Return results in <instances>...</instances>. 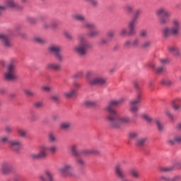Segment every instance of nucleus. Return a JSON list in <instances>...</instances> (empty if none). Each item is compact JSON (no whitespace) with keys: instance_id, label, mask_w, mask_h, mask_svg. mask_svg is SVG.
Returning a JSON list of instances; mask_svg holds the SVG:
<instances>
[{"instance_id":"obj_1","label":"nucleus","mask_w":181,"mask_h":181,"mask_svg":"<svg viewBox=\"0 0 181 181\" xmlns=\"http://www.w3.org/2000/svg\"><path fill=\"white\" fill-rule=\"evenodd\" d=\"M124 103V98L118 100H110L108 105L105 107V111L107 112V120L109 122V125L113 129H121L125 124H129L131 122V118L128 116H119L117 110L114 109V107Z\"/></svg>"},{"instance_id":"obj_2","label":"nucleus","mask_w":181,"mask_h":181,"mask_svg":"<svg viewBox=\"0 0 181 181\" xmlns=\"http://www.w3.org/2000/svg\"><path fill=\"white\" fill-rule=\"evenodd\" d=\"M78 45L74 47V53H76L80 57H86L88 50L91 49V44L86 40V37L80 35L78 37Z\"/></svg>"},{"instance_id":"obj_3","label":"nucleus","mask_w":181,"mask_h":181,"mask_svg":"<svg viewBox=\"0 0 181 181\" xmlns=\"http://www.w3.org/2000/svg\"><path fill=\"white\" fill-rule=\"evenodd\" d=\"M172 26H165L161 30L163 37L168 38L170 36H177L180 33L181 22L177 18H174L171 21Z\"/></svg>"},{"instance_id":"obj_4","label":"nucleus","mask_w":181,"mask_h":181,"mask_svg":"<svg viewBox=\"0 0 181 181\" xmlns=\"http://www.w3.org/2000/svg\"><path fill=\"white\" fill-rule=\"evenodd\" d=\"M39 148V153H31L30 154V158L31 159H33L34 160H42V159H45V158H47V151L52 154L57 152V146L56 145H52L49 148H47V146L45 145H41L40 146Z\"/></svg>"},{"instance_id":"obj_5","label":"nucleus","mask_w":181,"mask_h":181,"mask_svg":"<svg viewBox=\"0 0 181 181\" xmlns=\"http://www.w3.org/2000/svg\"><path fill=\"white\" fill-rule=\"evenodd\" d=\"M16 59H11L10 60V64L7 66V70L4 74V78L7 81H12L16 80V76L15 75V70H16Z\"/></svg>"},{"instance_id":"obj_6","label":"nucleus","mask_w":181,"mask_h":181,"mask_svg":"<svg viewBox=\"0 0 181 181\" xmlns=\"http://www.w3.org/2000/svg\"><path fill=\"white\" fill-rule=\"evenodd\" d=\"M59 173L65 177H74V165L71 163H65L58 169Z\"/></svg>"},{"instance_id":"obj_7","label":"nucleus","mask_w":181,"mask_h":181,"mask_svg":"<svg viewBox=\"0 0 181 181\" xmlns=\"http://www.w3.org/2000/svg\"><path fill=\"white\" fill-rule=\"evenodd\" d=\"M156 15L161 16L160 18V25H168L170 22V18L172 17V13L168 11L165 8H160L156 11Z\"/></svg>"},{"instance_id":"obj_8","label":"nucleus","mask_w":181,"mask_h":181,"mask_svg":"<svg viewBox=\"0 0 181 181\" xmlns=\"http://www.w3.org/2000/svg\"><path fill=\"white\" fill-rule=\"evenodd\" d=\"M72 19L74 21H78V22H82V28H85L86 29H96L97 26L94 24V23H90L86 21V16L81 13H74L71 15Z\"/></svg>"},{"instance_id":"obj_9","label":"nucleus","mask_w":181,"mask_h":181,"mask_svg":"<svg viewBox=\"0 0 181 181\" xmlns=\"http://www.w3.org/2000/svg\"><path fill=\"white\" fill-rule=\"evenodd\" d=\"M124 165H127V161L122 160L121 163L115 165V176H117L118 179H120L121 181H132L131 179L126 177L125 171L122 169V166H124Z\"/></svg>"},{"instance_id":"obj_10","label":"nucleus","mask_w":181,"mask_h":181,"mask_svg":"<svg viewBox=\"0 0 181 181\" xmlns=\"http://www.w3.org/2000/svg\"><path fill=\"white\" fill-rule=\"evenodd\" d=\"M48 52L53 54L57 62L62 63L64 58L62 55V47L57 45L52 44L48 47Z\"/></svg>"},{"instance_id":"obj_11","label":"nucleus","mask_w":181,"mask_h":181,"mask_svg":"<svg viewBox=\"0 0 181 181\" xmlns=\"http://www.w3.org/2000/svg\"><path fill=\"white\" fill-rule=\"evenodd\" d=\"M142 13V9L139 8L135 11L134 18L129 23V36L134 35L136 33L135 31V24L136 23V20L138 19V16Z\"/></svg>"},{"instance_id":"obj_12","label":"nucleus","mask_w":181,"mask_h":181,"mask_svg":"<svg viewBox=\"0 0 181 181\" xmlns=\"http://www.w3.org/2000/svg\"><path fill=\"white\" fill-rule=\"evenodd\" d=\"M141 98H142V93H141V92H138L136 99L131 100L129 102L130 105V112H136V111L139 110V105L138 104L141 103Z\"/></svg>"},{"instance_id":"obj_13","label":"nucleus","mask_w":181,"mask_h":181,"mask_svg":"<svg viewBox=\"0 0 181 181\" xmlns=\"http://www.w3.org/2000/svg\"><path fill=\"white\" fill-rule=\"evenodd\" d=\"M0 40L1 42V45L5 49H11V47H13L11 35L8 34L0 33Z\"/></svg>"},{"instance_id":"obj_14","label":"nucleus","mask_w":181,"mask_h":181,"mask_svg":"<svg viewBox=\"0 0 181 181\" xmlns=\"http://www.w3.org/2000/svg\"><path fill=\"white\" fill-rule=\"evenodd\" d=\"M12 164L4 161L1 164L0 173L1 175L6 176V175H9L12 172Z\"/></svg>"},{"instance_id":"obj_15","label":"nucleus","mask_w":181,"mask_h":181,"mask_svg":"<svg viewBox=\"0 0 181 181\" xmlns=\"http://www.w3.org/2000/svg\"><path fill=\"white\" fill-rule=\"evenodd\" d=\"M39 179L41 181H54L53 174L50 170H45L44 171V175H39Z\"/></svg>"},{"instance_id":"obj_16","label":"nucleus","mask_w":181,"mask_h":181,"mask_svg":"<svg viewBox=\"0 0 181 181\" xmlns=\"http://www.w3.org/2000/svg\"><path fill=\"white\" fill-rule=\"evenodd\" d=\"M43 29H50L51 30H56L59 28V24L55 21H48L42 24Z\"/></svg>"},{"instance_id":"obj_17","label":"nucleus","mask_w":181,"mask_h":181,"mask_svg":"<svg viewBox=\"0 0 181 181\" xmlns=\"http://www.w3.org/2000/svg\"><path fill=\"white\" fill-rule=\"evenodd\" d=\"M8 145L13 151H15V152H19V151H21V148H22V141L20 140H10L8 141Z\"/></svg>"},{"instance_id":"obj_18","label":"nucleus","mask_w":181,"mask_h":181,"mask_svg":"<svg viewBox=\"0 0 181 181\" xmlns=\"http://www.w3.org/2000/svg\"><path fill=\"white\" fill-rule=\"evenodd\" d=\"M6 8H11V9H22V7L15 1V0H6L4 2Z\"/></svg>"},{"instance_id":"obj_19","label":"nucleus","mask_w":181,"mask_h":181,"mask_svg":"<svg viewBox=\"0 0 181 181\" xmlns=\"http://www.w3.org/2000/svg\"><path fill=\"white\" fill-rule=\"evenodd\" d=\"M177 168H181V162H177L173 166L161 167L159 168V170L160 172H172V170H175V169H177Z\"/></svg>"},{"instance_id":"obj_20","label":"nucleus","mask_w":181,"mask_h":181,"mask_svg":"<svg viewBox=\"0 0 181 181\" xmlns=\"http://www.w3.org/2000/svg\"><path fill=\"white\" fill-rule=\"evenodd\" d=\"M107 81L102 77H96L93 79L90 86H105Z\"/></svg>"},{"instance_id":"obj_21","label":"nucleus","mask_w":181,"mask_h":181,"mask_svg":"<svg viewBox=\"0 0 181 181\" xmlns=\"http://www.w3.org/2000/svg\"><path fill=\"white\" fill-rule=\"evenodd\" d=\"M47 70H54V71H60L62 65L56 63H48L46 65Z\"/></svg>"},{"instance_id":"obj_22","label":"nucleus","mask_w":181,"mask_h":181,"mask_svg":"<svg viewBox=\"0 0 181 181\" xmlns=\"http://www.w3.org/2000/svg\"><path fill=\"white\" fill-rule=\"evenodd\" d=\"M180 179H181V177L180 175H177L173 177L163 175L160 177V180L161 181H179L180 180Z\"/></svg>"},{"instance_id":"obj_23","label":"nucleus","mask_w":181,"mask_h":181,"mask_svg":"<svg viewBox=\"0 0 181 181\" xmlns=\"http://www.w3.org/2000/svg\"><path fill=\"white\" fill-rule=\"evenodd\" d=\"M59 128L62 131H69L71 128V122H63L60 123Z\"/></svg>"},{"instance_id":"obj_24","label":"nucleus","mask_w":181,"mask_h":181,"mask_svg":"<svg viewBox=\"0 0 181 181\" xmlns=\"http://www.w3.org/2000/svg\"><path fill=\"white\" fill-rule=\"evenodd\" d=\"M147 139L146 138L141 137L136 139L135 145L137 148H142L144 146Z\"/></svg>"},{"instance_id":"obj_25","label":"nucleus","mask_w":181,"mask_h":181,"mask_svg":"<svg viewBox=\"0 0 181 181\" xmlns=\"http://www.w3.org/2000/svg\"><path fill=\"white\" fill-rule=\"evenodd\" d=\"M129 175L133 177V179H139V177H141V174L139 173V171L136 168L130 169Z\"/></svg>"},{"instance_id":"obj_26","label":"nucleus","mask_w":181,"mask_h":181,"mask_svg":"<svg viewBox=\"0 0 181 181\" xmlns=\"http://www.w3.org/2000/svg\"><path fill=\"white\" fill-rule=\"evenodd\" d=\"M86 77L87 81L89 83V84H90L91 82L93 81V79L95 78V73H94V71H87L86 74Z\"/></svg>"},{"instance_id":"obj_27","label":"nucleus","mask_w":181,"mask_h":181,"mask_svg":"<svg viewBox=\"0 0 181 181\" xmlns=\"http://www.w3.org/2000/svg\"><path fill=\"white\" fill-rule=\"evenodd\" d=\"M81 153L86 156L88 155H100V151L98 150H83Z\"/></svg>"},{"instance_id":"obj_28","label":"nucleus","mask_w":181,"mask_h":181,"mask_svg":"<svg viewBox=\"0 0 181 181\" xmlns=\"http://www.w3.org/2000/svg\"><path fill=\"white\" fill-rule=\"evenodd\" d=\"M100 35V30H93L89 31L87 33L88 37H90L91 39H93L94 37H97V36Z\"/></svg>"},{"instance_id":"obj_29","label":"nucleus","mask_w":181,"mask_h":181,"mask_svg":"<svg viewBox=\"0 0 181 181\" xmlns=\"http://www.w3.org/2000/svg\"><path fill=\"white\" fill-rule=\"evenodd\" d=\"M17 134L20 138H26L28 136V131L23 128L18 129Z\"/></svg>"},{"instance_id":"obj_30","label":"nucleus","mask_w":181,"mask_h":181,"mask_svg":"<svg viewBox=\"0 0 181 181\" xmlns=\"http://www.w3.org/2000/svg\"><path fill=\"white\" fill-rule=\"evenodd\" d=\"M77 149H78V144H73L72 146H71V152L74 156H80V154L78 153V151H77Z\"/></svg>"},{"instance_id":"obj_31","label":"nucleus","mask_w":181,"mask_h":181,"mask_svg":"<svg viewBox=\"0 0 181 181\" xmlns=\"http://www.w3.org/2000/svg\"><path fill=\"white\" fill-rule=\"evenodd\" d=\"M168 50L170 52V53H173L175 56H179L180 54V51L179 48L175 47V46H169L168 47Z\"/></svg>"},{"instance_id":"obj_32","label":"nucleus","mask_w":181,"mask_h":181,"mask_svg":"<svg viewBox=\"0 0 181 181\" xmlns=\"http://www.w3.org/2000/svg\"><path fill=\"white\" fill-rule=\"evenodd\" d=\"M156 124L159 132H162L163 129H165V124H163V122H162V121L159 119H156Z\"/></svg>"},{"instance_id":"obj_33","label":"nucleus","mask_w":181,"mask_h":181,"mask_svg":"<svg viewBox=\"0 0 181 181\" xmlns=\"http://www.w3.org/2000/svg\"><path fill=\"white\" fill-rule=\"evenodd\" d=\"M163 86H166L167 87H170L173 86V81H170V79H163L160 82Z\"/></svg>"},{"instance_id":"obj_34","label":"nucleus","mask_w":181,"mask_h":181,"mask_svg":"<svg viewBox=\"0 0 181 181\" xmlns=\"http://www.w3.org/2000/svg\"><path fill=\"white\" fill-rule=\"evenodd\" d=\"M34 42H35V43H37L38 45H45L46 43V40L40 37H35Z\"/></svg>"},{"instance_id":"obj_35","label":"nucleus","mask_w":181,"mask_h":181,"mask_svg":"<svg viewBox=\"0 0 181 181\" xmlns=\"http://www.w3.org/2000/svg\"><path fill=\"white\" fill-rule=\"evenodd\" d=\"M124 11H126L127 13H132V12L134 11V5L126 4L124 6Z\"/></svg>"},{"instance_id":"obj_36","label":"nucleus","mask_w":181,"mask_h":181,"mask_svg":"<svg viewBox=\"0 0 181 181\" xmlns=\"http://www.w3.org/2000/svg\"><path fill=\"white\" fill-rule=\"evenodd\" d=\"M132 47H139L141 46V40L139 38H135L132 42Z\"/></svg>"},{"instance_id":"obj_37","label":"nucleus","mask_w":181,"mask_h":181,"mask_svg":"<svg viewBox=\"0 0 181 181\" xmlns=\"http://www.w3.org/2000/svg\"><path fill=\"white\" fill-rule=\"evenodd\" d=\"M48 141L51 143H54L56 141H57V138L56 137V135L53 133H49L48 134Z\"/></svg>"},{"instance_id":"obj_38","label":"nucleus","mask_w":181,"mask_h":181,"mask_svg":"<svg viewBox=\"0 0 181 181\" xmlns=\"http://www.w3.org/2000/svg\"><path fill=\"white\" fill-rule=\"evenodd\" d=\"M83 2H86V4H89L92 5V6H98V1L97 0H82Z\"/></svg>"},{"instance_id":"obj_39","label":"nucleus","mask_w":181,"mask_h":181,"mask_svg":"<svg viewBox=\"0 0 181 181\" xmlns=\"http://www.w3.org/2000/svg\"><path fill=\"white\" fill-rule=\"evenodd\" d=\"M74 94H76V90L74 89H72L69 92H66L64 93V95L65 97H66V98H71L72 97L74 96Z\"/></svg>"},{"instance_id":"obj_40","label":"nucleus","mask_w":181,"mask_h":181,"mask_svg":"<svg viewBox=\"0 0 181 181\" xmlns=\"http://www.w3.org/2000/svg\"><path fill=\"white\" fill-rule=\"evenodd\" d=\"M63 35H64V37H66V39H67L68 40H73V35H71V34H70V33H69V31L64 30Z\"/></svg>"},{"instance_id":"obj_41","label":"nucleus","mask_w":181,"mask_h":181,"mask_svg":"<svg viewBox=\"0 0 181 181\" xmlns=\"http://www.w3.org/2000/svg\"><path fill=\"white\" fill-rule=\"evenodd\" d=\"M131 46H132V42H131V40H126L123 44L124 49H131Z\"/></svg>"},{"instance_id":"obj_42","label":"nucleus","mask_w":181,"mask_h":181,"mask_svg":"<svg viewBox=\"0 0 181 181\" xmlns=\"http://www.w3.org/2000/svg\"><path fill=\"white\" fill-rule=\"evenodd\" d=\"M50 100L53 101V103H60V97L59 96V95H52L50 97Z\"/></svg>"},{"instance_id":"obj_43","label":"nucleus","mask_w":181,"mask_h":181,"mask_svg":"<svg viewBox=\"0 0 181 181\" xmlns=\"http://www.w3.org/2000/svg\"><path fill=\"white\" fill-rule=\"evenodd\" d=\"M139 136V134H138V133L136 132H130L129 133V139H138Z\"/></svg>"},{"instance_id":"obj_44","label":"nucleus","mask_w":181,"mask_h":181,"mask_svg":"<svg viewBox=\"0 0 181 181\" xmlns=\"http://www.w3.org/2000/svg\"><path fill=\"white\" fill-rule=\"evenodd\" d=\"M76 165L81 167L86 166V161L81 158H76Z\"/></svg>"},{"instance_id":"obj_45","label":"nucleus","mask_w":181,"mask_h":181,"mask_svg":"<svg viewBox=\"0 0 181 181\" xmlns=\"http://www.w3.org/2000/svg\"><path fill=\"white\" fill-rule=\"evenodd\" d=\"M119 33L120 36L125 37V36H127V35H128V29L123 28L119 30Z\"/></svg>"},{"instance_id":"obj_46","label":"nucleus","mask_w":181,"mask_h":181,"mask_svg":"<svg viewBox=\"0 0 181 181\" xmlns=\"http://www.w3.org/2000/svg\"><path fill=\"white\" fill-rule=\"evenodd\" d=\"M106 36L109 41L111 42L112 39L114 38V36H115V33L114 31H109L107 33Z\"/></svg>"},{"instance_id":"obj_47","label":"nucleus","mask_w":181,"mask_h":181,"mask_svg":"<svg viewBox=\"0 0 181 181\" xmlns=\"http://www.w3.org/2000/svg\"><path fill=\"white\" fill-rule=\"evenodd\" d=\"M97 104V102L94 100H86L85 102V105H88V107H94Z\"/></svg>"},{"instance_id":"obj_48","label":"nucleus","mask_w":181,"mask_h":181,"mask_svg":"<svg viewBox=\"0 0 181 181\" xmlns=\"http://www.w3.org/2000/svg\"><path fill=\"white\" fill-rule=\"evenodd\" d=\"M24 94H25L27 97H33V95H35V93L32 92V90L29 89L24 90Z\"/></svg>"},{"instance_id":"obj_49","label":"nucleus","mask_w":181,"mask_h":181,"mask_svg":"<svg viewBox=\"0 0 181 181\" xmlns=\"http://www.w3.org/2000/svg\"><path fill=\"white\" fill-rule=\"evenodd\" d=\"M142 118L144 119V121H146V122H152V117H151L148 115H143Z\"/></svg>"},{"instance_id":"obj_50","label":"nucleus","mask_w":181,"mask_h":181,"mask_svg":"<svg viewBox=\"0 0 181 181\" xmlns=\"http://www.w3.org/2000/svg\"><path fill=\"white\" fill-rule=\"evenodd\" d=\"M141 47H142V49H148V47H151V42L146 41V42H144L141 45Z\"/></svg>"},{"instance_id":"obj_51","label":"nucleus","mask_w":181,"mask_h":181,"mask_svg":"<svg viewBox=\"0 0 181 181\" xmlns=\"http://www.w3.org/2000/svg\"><path fill=\"white\" fill-rule=\"evenodd\" d=\"M110 40L108 38H102L100 42V45H108L110 43Z\"/></svg>"},{"instance_id":"obj_52","label":"nucleus","mask_w":181,"mask_h":181,"mask_svg":"<svg viewBox=\"0 0 181 181\" xmlns=\"http://www.w3.org/2000/svg\"><path fill=\"white\" fill-rule=\"evenodd\" d=\"M174 141L177 142V144L181 142V136L180 135H175L173 137Z\"/></svg>"},{"instance_id":"obj_53","label":"nucleus","mask_w":181,"mask_h":181,"mask_svg":"<svg viewBox=\"0 0 181 181\" xmlns=\"http://www.w3.org/2000/svg\"><path fill=\"white\" fill-rule=\"evenodd\" d=\"M173 108L175 109L176 110H180L181 105L180 104H177L176 101L173 102Z\"/></svg>"},{"instance_id":"obj_54","label":"nucleus","mask_w":181,"mask_h":181,"mask_svg":"<svg viewBox=\"0 0 181 181\" xmlns=\"http://www.w3.org/2000/svg\"><path fill=\"white\" fill-rule=\"evenodd\" d=\"M43 105V103L38 101V102H35L34 103V107H35V108H40L41 107H42Z\"/></svg>"},{"instance_id":"obj_55","label":"nucleus","mask_w":181,"mask_h":181,"mask_svg":"<svg viewBox=\"0 0 181 181\" xmlns=\"http://www.w3.org/2000/svg\"><path fill=\"white\" fill-rule=\"evenodd\" d=\"M6 142H9L8 137H1L0 138L1 144H6Z\"/></svg>"},{"instance_id":"obj_56","label":"nucleus","mask_w":181,"mask_h":181,"mask_svg":"<svg viewBox=\"0 0 181 181\" xmlns=\"http://www.w3.org/2000/svg\"><path fill=\"white\" fill-rule=\"evenodd\" d=\"M165 115L167 117H168V118L170 119H171V121H173L174 118H173V115H172V114L170 113V112L169 110L165 112Z\"/></svg>"},{"instance_id":"obj_57","label":"nucleus","mask_w":181,"mask_h":181,"mask_svg":"<svg viewBox=\"0 0 181 181\" xmlns=\"http://www.w3.org/2000/svg\"><path fill=\"white\" fill-rule=\"evenodd\" d=\"M162 71H163V66H158L156 69V73H157V74H160Z\"/></svg>"},{"instance_id":"obj_58","label":"nucleus","mask_w":181,"mask_h":181,"mask_svg":"<svg viewBox=\"0 0 181 181\" xmlns=\"http://www.w3.org/2000/svg\"><path fill=\"white\" fill-rule=\"evenodd\" d=\"M42 91H47V93L52 91V88L49 86H42Z\"/></svg>"},{"instance_id":"obj_59","label":"nucleus","mask_w":181,"mask_h":181,"mask_svg":"<svg viewBox=\"0 0 181 181\" xmlns=\"http://www.w3.org/2000/svg\"><path fill=\"white\" fill-rule=\"evenodd\" d=\"M5 132H6V134H11L12 132V128H11L9 126H6Z\"/></svg>"},{"instance_id":"obj_60","label":"nucleus","mask_w":181,"mask_h":181,"mask_svg":"<svg viewBox=\"0 0 181 181\" xmlns=\"http://www.w3.org/2000/svg\"><path fill=\"white\" fill-rule=\"evenodd\" d=\"M167 144H168V145L173 146V145H175V144H176V141H175V139H170V140H168V141H167Z\"/></svg>"},{"instance_id":"obj_61","label":"nucleus","mask_w":181,"mask_h":181,"mask_svg":"<svg viewBox=\"0 0 181 181\" xmlns=\"http://www.w3.org/2000/svg\"><path fill=\"white\" fill-rule=\"evenodd\" d=\"M84 75V71H78L75 76L76 77H83V76Z\"/></svg>"},{"instance_id":"obj_62","label":"nucleus","mask_w":181,"mask_h":181,"mask_svg":"<svg viewBox=\"0 0 181 181\" xmlns=\"http://www.w3.org/2000/svg\"><path fill=\"white\" fill-rule=\"evenodd\" d=\"M160 62L161 64H166V63H169V61L168 60V59H165V58L160 59Z\"/></svg>"},{"instance_id":"obj_63","label":"nucleus","mask_w":181,"mask_h":181,"mask_svg":"<svg viewBox=\"0 0 181 181\" xmlns=\"http://www.w3.org/2000/svg\"><path fill=\"white\" fill-rule=\"evenodd\" d=\"M140 36H141V37H146V36H148V33L145 30L141 31L140 33Z\"/></svg>"},{"instance_id":"obj_64","label":"nucleus","mask_w":181,"mask_h":181,"mask_svg":"<svg viewBox=\"0 0 181 181\" xmlns=\"http://www.w3.org/2000/svg\"><path fill=\"white\" fill-rule=\"evenodd\" d=\"M134 87L136 88V90H141V87L139 86V83L138 82L134 81Z\"/></svg>"}]
</instances>
